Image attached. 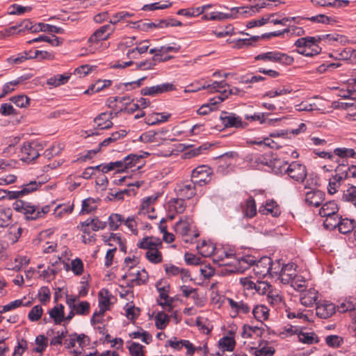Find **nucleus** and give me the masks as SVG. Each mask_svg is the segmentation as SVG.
Here are the masks:
<instances>
[{
    "instance_id": "obj_1",
    "label": "nucleus",
    "mask_w": 356,
    "mask_h": 356,
    "mask_svg": "<svg viewBox=\"0 0 356 356\" xmlns=\"http://www.w3.org/2000/svg\"><path fill=\"white\" fill-rule=\"evenodd\" d=\"M13 209L24 215V218L27 220H35L42 218L50 211V207L46 205L41 209L38 207L31 205V204L20 200H17L13 204Z\"/></svg>"
},
{
    "instance_id": "obj_2",
    "label": "nucleus",
    "mask_w": 356,
    "mask_h": 356,
    "mask_svg": "<svg viewBox=\"0 0 356 356\" xmlns=\"http://www.w3.org/2000/svg\"><path fill=\"white\" fill-rule=\"evenodd\" d=\"M318 40L316 37L309 36L298 39L295 42V45L298 48L297 52L309 57L318 54L321 48L318 45Z\"/></svg>"
},
{
    "instance_id": "obj_3",
    "label": "nucleus",
    "mask_w": 356,
    "mask_h": 356,
    "mask_svg": "<svg viewBox=\"0 0 356 356\" xmlns=\"http://www.w3.org/2000/svg\"><path fill=\"white\" fill-rule=\"evenodd\" d=\"M254 60L278 63L286 65H291L294 60L292 56L277 51L260 54L254 57Z\"/></svg>"
},
{
    "instance_id": "obj_4",
    "label": "nucleus",
    "mask_w": 356,
    "mask_h": 356,
    "mask_svg": "<svg viewBox=\"0 0 356 356\" xmlns=\"http://www.w3.org/2000/svg\"><path fill=\"white\" fill-rule=\"evenodd\" d=\"M284 173L296 181L303 182L307 177V169L304 165L293 161L284 169Z\"/></svg>"
},
{
    "instance_id": "obj_5",
    "label": "nucleus",
    "mask_w": 356,
    "mask_h": 356,
    "mask_svg": "<svg viewBox=\"0 0 356 356\" xmlns=\"http://www.w3.org/2000/svg\"><path fill=\"white\" fill-rule=\"evenodd\" d=\"M212 172L209 167L201 165L195 168L191 173V181L194 184L204 185L210 181Z\"/></svg>"
},
{
    "instance_id": "obj_6",
    "label": "nucleus",
    "mask_w": 356,
    "mask_h": 356,
    "mask_svg": "<svg viewBox=\"0 0 356 356\" xmlns=\"http://www.w3.org/2000/svg\"><path fill=\"white\" fill-rule=\"evenodd\" d=\"M290 264H282L280 260H276L273 261L271 260L270 264H269V274L271 277L278 276L282 282L287 283L292 279V274H287L288 278H285V271Z\"/></svg>"
},
{
    "instance_id": "obj_7",
    "label": "nucleus",
    "mask_w": 356,
    "mask_h": 356,
    "mask_svg": "<svg viewBox=\"0 0 356 356\" xmlns=\"http://www.w3.org/2000/svg\"><path fill=\"white\" fill-rule=\"evenodd\" d=\"M40 147V145L37 142L24 143L21 149L22 160L29 163L37 159L40 156L38 149Z\"/></svg>"
},
{
    "instance_id": "obj_8",
    "label": "nucleus",
    "mask_w": 356,
    "mask_h": 356,
    "mask_svg": "<svg viewBox=\"0 0 356 356\" xmlns=\"http://www.w3.org/2000/svg\"><path fill=\"white\" fill-rule=\"evenodd\" d=\"M175 90V86L170 83H165L151 87H145L141 89L140 94L142 95L154 97L160 94L168 92Z\"/></svg>"
},
{
    "instance_id": "obj_9",
    "label": "nucleus",
    "mask_w": 356,
    "mask_h": 356,
    "mask_svg": "<svg viewBox=\"0 0 356 356\" xmlns=\"http://www.w3.org/2000/svg\"><path fill=\"white\" fill-rule=\"evenodd\" d=\"M220 119L225 127H243V122L241 118L235 113L222 111L220 114Z\"/></svg>"
},
{
    "instance_id": "obj_10",
    "label": "nucleus",
    "mask_w": 356,
    "mask_h": 356,
    "mask_svg": "<svg viewBox=\"0 0 356 356\" xmlns=\"http://www.w3.org/2000/svg\"><path fill=\"white\" fill-rule=\"evenodd\" d=\"M175 191L177 197L185 200L191 199L196 194L195 184L192 181L177 184Z\"/></svg>"
},
{
    "instance_id": "obj_11",
    "label": "nucleus",
    "mask_w": 356,
    "mask_h": 356,
    "mask_svg": "<svg viewBox=\"0 0 356 356\" xmlns=\"http://www.w3.org/2000/svg\"><path fill=\"white\" fill-rule=\"evenodd\" d=\"M114 31L115 28L111 24L104 25L94 32L90 37L89 42L97 43L101 40H106Z\"/></svg>"
},
{
    "instance_id": "obj_12",
    "label": "nucleus",
    "mask_w": 356,
    "mask_h": 356,
    "mask_svg": "<svg viewBox=\"0 0 356 356\" xmlns=\"http://www.w3.org/2000/svg\"><path fill=\"white\" fill-rule=\"evenodd\" d=\"M271 263V258L269 257H263L259 260H256L254 264L253 270L257 275L265 277L269 274V264Z\"/></svg>"
},
{
    "instance_id": "obj_13",
    "label": "nucleus",
    "mask_w": 356,
    "mask_h": 356,
    "mask_svg": "<svg viewBox=\"0 0 356 356\" xmlns=\"http://www.w3.org/2000/svg\"><path fill=\"white\" fill-rule=\"evenodd\" d=\"M162 282H163L161 280L158 281L156 284V288L159 293L160 298L164 300L165 302H162L157 300L158 305L162 306L163 307L165 306H171L172 303V298H169L168 296L170 285L165 284L162 286Z\"/></svg>"
},
{
    "instance_id": "obj_14",
    "label": "nucleus",
    "mask_w": 356,
    "mask_h": 356,
    "mask_svg": "<svg viewBox=\"0 0 356 356\" xmlns=\"http://www.w3.org/2000/svg\"><path fill=\"white\" fill-rule=\"evenodd\" d=\"M113 118V113H102L98 115L94 120L97 124L98 129H108L113 125L111 119Z\"/></svg>"
},
{
    "instance_id": "obj_15",
    "label": "nucleus",
    "mask_w": 356,
    "mask_h": 356,
    "mask_svg": "<svg viewBox=\"0 0 356 356\" xmlns=\"http://www.w3.org/2000/svg\"><path fill=\"white\" fill-rule=\"evenodd\" d=\"M324 195L321 191H309L305 195V202L309 206L318 207L323 202Z\"/></svg>"
},
{
    "instance_id": "obj_16",
    "label": "nucleus",
    "mask_w": 356,
    "mask_h": 356,
    "mask_svg": "<svg viewBox=\"0 0 356 356\" xmlns=\"http://www.w3.org/2000/svg\"><path fill=\"white\" fill-rule=\"evenodd\" d=\"M143 159L144 156L141 154H129L124 158L125 168L127 170L135 167L137 169H140L144 165Z\"/></svg>"
},
{
    "instance_id": "obj_17",
    "label": "nucleus",
    "mask_w": 356,
    "mask_h": 356,
    "mask_svg": "<svg viewBox=\"0 0 356 356\" xmlns=\"http://www.w3.org/2000/svg\"><path fill=\"white\" fill-rule=\"evenodd\" d=\"M316 313L321 318H327L335 313V305L330 302L318 305L316 308Z\"/></svg>"
},
{
    "instance_id": "obj_18",
    "label": "nucleus",
    "mask_w": 356,
    "mask_h": 356,
    "mask_svg": "<svg viewBox=\"0 0 356 356\" xmlns=\"http://www.w3.org/2000/svg\"><path fill=\"white\" fill-rule=\"evenodd\" d=\"M313 5L321 7L342 8L349 4L348 0H312Z\"/></svg>"
},
{
    "instance_id": "obj_19",
    "label": "nucleus",
    "mask_w": 356,
    "mask_h": 356,
    "mask_svg": "<svg viewBox=\"0 0 356 356\" xmlns=\"http://www.w3.org/2000/svg\"><path fill=\"white\" fill-rule=\"evenodd\" d=\"M318 298V293L314 289H310L301 293L300 302L305 307L312 306Z\"/></svg>"
},
{
    "instance_id": "obj_20",
    "label": "nucleus",
    "mask_w": 356,
    "mask_h": 356,
    "mask_svg": "<svg viewBox=\"0 0 356 356\" xmlns=\"http://www.w3.org/2000/svg\"><path fill=\"white\" fill-rule=\"evenodd\" d=\"M259 212L262 215L271 214L274 217L278 216L280 213L278 205L274 200L267 201L265 205L259 207Z\"/></svg>"
},
{
    "instance_id": "obj_21",
    "label": "nucleus",
    "mask_w": 356,
    "mask_h": 356,
    "mask_svg": "<svg viewBox=\"0 0 356 356\" xmlns=\"http://www.w3.org/2000/svg\"><path fill=\"white\" fill-rule=\"evenodd\" d=\"M228 303L231 307L232 309L235 312V317L238 314H246L250 312V307L248 303L244 302L243 301H235L232 298L227 299Z\"/></svg>"
},
{
    "instance_id": "obj_22",
    "label": "nucleus",
    "mask_w": 356,
    "mask_h": 356,
    "mask_svg": "<svg viewBox=\"0 0 356 356\" xmlns=\"http://www.w3.org/2000/svg\"><path fill=\"white\" fill-rule=\"evenodd\" d=\"M158 197L157 195H153L144 198L139 209V214L145 215L149 213L150 211L154 212V209L152 206L157 200Z\"/></svg>"
},
{
    "instance_id": "obj_23",
    "label": "nucleus",
    "mask_w": 356,
    "mask_h": 356,
    "mask_svg": "<svg viewBox=\"0 0 356 356\" xmlns=\"http://www.w3.org/2000/svg\"><path fill=\"white\" fill-rule=\"evenodd\" d=\"M355 220L353 219L339 218L338 230L343 234L350 233L355 227Z\"/></svg>"
},
{
    "instance_id": "obj_24",
    "label": "nucleus",
    "mask_w": 356,
    "mask_h": 356,
    "mask_svg": "<svg viewBox=\"0 0 356 356\" xmlns=\"http://www.w3.org/2000/svg\"><path fill=\"white\" fill-rule=\"evenodd\" d=\"M338 210L337 204L334 201H330L323 204L319 210V214L322 217L337 216Z\"/></svg>"
},
{
    "instance_id": "obj_25",
    "label": "nucleus",
    "mask_w": 356,
    "mask_h": 356,
    "mask_svg": "<svg viewBox=\"0 0 356 356\" xmlns=\"http://www.w3.org/2000/svg\"><path fill=\"white\" fill-rule=\"evenodd\" d=\"M49 314L50 316V318L54 320L55 324L60 325L65 318L64 306L62 304L55 306L49 310Z\"/></svg>"
},
{
    "instance_id": "obj_26",
    "label": "nucleus",
    "mask_w": 356,
    "mask_h": 356,
    "mask_svg": "<svg viewBox=\"0 0 356 356\" xmlns=\"http://www.w3.org/2000/svg\"><path fill=\"white\" fill-rule=\"evenodd\" d=\"M337 58L348 61L352 64H356V50L351 47L343 49L340 53H338Z\"/></svg>"
},
{
    "instance_id": "obj_27",
    "label": "nucleus",
    "mask_w": 356,
    "mask_h": 356,
    "mask_svg": "<svg viewBox=\"0 0 356 356\" xmlns=\"http://www.w3.org/2000/svg\"><path fill=\"white\" fill-rule=\"evenodd\" d=\"M12 216L10 208L0 207V227H8L12 222Z\"/></svg>"
},
{
    "instance_id": "obj_28",
    "label": "nucleus",
    "mask_w": 356,
    "mask_h": 356,
    "mask_svg": "<svg viewBox=\"0 0 356 356\" xmlns=\"http://www.w3.org/2000/svg\"><path fill=\"white\" fill-rule=\"evenodd\" d=\"M237 261L238 265V267L236 268L237 270L243 272L250 266H254L256 259L254 256L245 255L238 258Z\"/></svg>"
},
{
    "instance_id": "obj_29",
    "label": "nucleus",
    "mask_w": 356,
    "mask_h": 356,
    "mask_svg": "<svg viewBox=\"0 0 356 356\" xmlns=\"http://www.w3.org/2000/svg\"><path fill=\"white\" fill-rule=\"evenodd\" d=\"M238 12V8H232L231 9L230 13H223L220 12H213L209 15L210 20H218L221 21L225 19L229 18H236L237 17V13Z\"/></svg>"
},
{
    "instance_id": "obj_30",
    "label": "nucleus",
    "mask_w": 356,
    "mask_h": 356,
    "mask_svg": "<svg viewBox=\"0 0 356 356\" xmlns=\"http://www.w3.org/2000/svg\"><path fill=\"white\" fill-rule=\"evenodd\" d=\"M305 19L316 23H321L325 24H333L337 22V19L334 17L327 16L323 14H319L316 16H312L311 17H306Z\"/></svg>"
},
{
    "instance_id": "obj_31",
    "label": "nucleus",
    "mask_w": 356,
    "mask_h": 356,
    "mask_svg": "<svg viewBox=\"0 0 356 356\" xmlns=\"http://www.w3.org/2000/svg\"><path fill=\"white\" fill-rule=\"evenodd\" d=\"M40 31L63 33L64 32V30L60 27H57L54 25H50L44 23H38L37 24V29L35 28L34 29V32L38 33Z\"/></svg>"
},
{
    "instance_id": "obj_32",
    "label": "nucleus",
    "mask_w": 356,
    "mask_h": 356,
    "mask_svg": "<svg viewBox=\"0 0 356 356\" xmlns=\"http://www.w3.org/2000/svg\"><path fill=\"white\" fill-rule=\"evenodd\" d=\"M218 345L224 350L233 351L235 348L236 341L234 337L225 336L219 340Z\"/></svg>"
},
{
    "instance_id": "obj_33",
    "label": "nucleus",
    "mask_w": 356,
    "mask_h": 356,
    "mask_svg": "<svg viewBox=\"0 0 356 356\" xmlns=\"http://www.w3.org/2000/svg\"><path fill=\"white\" fill-rule=\"evenodd\" d=\"M244 215L248 218H252L257 214L256 203L252 197H250L245 202Z\"/></svg>"
},
{
    "instance_id": "obj_34",
    "label": "nucleus",
    "mask_w": 356,
    "mask_h": 356,
    "mask_svg": "<svg viewBox=\"0 0 356 356\" xmlns=\"http://www.w3.org/2000/svg\"><path fill=\"white\" fill-rule=\"evenodd\" d=\"M70 76L69 74H57L52 77H50L47 83L49 86H52L54 87L59 86L62 84L67 83L70 79Z\"/></svg>"
},
{
    "instance_id": "obj_35",
    "label": "nucleus",
    "mask_w": 356,
    "mask_h": 356,
    "mask_svg": "<svg viewBox=\"0 0 356 356\" xmlns=\"http://www.w3.org/2000/svg\"><path fill=\"white\" fill-rule=\"evenodd\" d=\"M175 230L182 236L188 234L190 230V222L188 218L180 219L175 225Z\"/></svg>"
},
{
    "instance_id": "obj_36",
    "label": "nucleus",
    "mask_w": 356,
    "mask_h": 356,
    "mask_svg": "<svg viewBox=\"0 0 356 356\" xmlns=\"http://www.w3.org/2000/svg\"><path fill=\"white\" fill-rule=\"evenodd\" d=\"M252 314L254 317L261 322L268 318V309L264 305L256 306L252 310Z\"/></svg>"
},
{
    "instance_id": "obj_37",
    "label": "nucleus",
    "mask_w": 356,
    "mask_h": 356,
    "mask_svg": "<svg viewBox=\"0 0 356 356\" xmlns=\"http://www.w3.org/2000/svg\"><path fill=\"white\" fill-rule=\"evenodd\" d=\"M95 200L92 197L85 199L82 202V209L80 213L85 214L95 211L97 209V206L95 205Z\"/></svg>"
},
{
    "instance_id": "obj_38",
    "label": "nucleus",
    "mask_w": 356,
    "mask_h": 356,
    "mask_svg": "<svg viewBox=\"0 0 356 356\" xmlns=\"http://www.w3.org/2000/svg\"><path fill=\"white\" fill-rule=\"evenodd\" d=\"M124 221V218L122 215L112 213L108 218L109 229L113 231L117 230Z\"/></svg>"
},
{
    "instance_id": "obj_39",
    "label": "nucleus",
    "mask_w": 356,
    "mask_h": 356,
    "mask_svg": "<svg viewBox=\"0 0 356 356\" xmlns=\"http://www.w3.org/2000/svg\"><path fill=\"white\" fill-rule=\"evenodd\" d=\"M169 321V316L163 312H160L155 316V325L158 329L163 330L168 325Z\"/></svg>"
},
{
    "instance_id": "obj_40",
    "label": "nucleus",
    "mask_w": 356,
    "mask_h": 356,
    "mask_svg": "<svg viewBox=\"0 0 356 356\" xmlns=\"http://www.w3.org/2000/svg\"><path fill=\"white\" fill-rule=\"evenodd\" d=\"M159 56V54H156L153 56V58L150 60H146L144 61H141L140 63H137L136 64V70H151L156 65V60H158V56Z\"/></svg>"
},
{
    "instance_id": "obj_41",
    "label": "nucleus",
    "mask_w": 356,
    "mask_h": 356,
    "mask_svg": "<svg viewBox=\"0 0 356 356\" xmlns=\"http://www.w3.org/2000/svg\"><path fill=\"white\" fill-rule=\"evenodd\" d=\"M298 339L300 341L307 344L317 343L318 342V339L314 332H300L298 334Z\"/></svg>"
},
{
    "instance_id": "obj_42",
    "label": "nucleus",
    "mask_w": 356,
    "mask_h": 356,
    "mask_svg": "<svg viewBox=\"0 0 356 356\" xmlns=\"http://www.w3.org/2000/svg\"><path fill=\"white\" fill-rule=\"evenodd\" d=\"M99 307H106L109 309L111 295L107 289H102L99 292Z\"/></svg>"
},
{
    "instance_id": "obj_43",
    "label": "nucleus",
    "mask_w": 356,
    "mask_h": 356,
    "mask_svg": "<svg viewBox=\"0 0 356 356\" xmlns=\"http://www.w3.org/2000/svg\"><path fill=\"white\" fill-rule=\"evenodd\" d=\"M267 301L273 307H279L282 303V296L273 289L266 295Z\"/></svg>"
},
{
    "instance_id": "obj_44",
    "label": "nucleus",
    "mask_w": 356,
    "mask_h": 356,
    "mask_svg": "<svg viewBox=\"0 0 356 356\" xmlns=\"http://www.w3.org/2000/svg\"><path fill=\"white\" fill-rule=\"evenodd\" d=\"M145 257L153 264H159L162 261V254L156 248L147 250L145 253Z\"/></svg>"
},
{
    "instance_id": "obj_45",
    "label": "nucleus",
    "mask_w": 356,
    "mask_h": 356,
    "mask_svg": "<svg viewBox=\"0 0 356 356\" xmlns=\"http://www.w3.org/2000/svg\"><path fill=\"white\" fill-rule=\"evenodd\" d=\"M334 154L340 158H356V152L353 149L337 147L334 149Z\"/></svg>"
},
{
    "instance_id": "obj_46",
    "label": "nucleus",
    "mask_w": 356,
    "mask_h": 356,
    "mask_svg": "<svg viewBox=\"0 0 356 356\" xmlns=\"http://www.w3.org/2000/svg\"><path fill=\"white\" fill-rule=\"evenodd\" d=\"M170 207H173L177 213H181L186 209L185 199L177 197L170 201Z\"/></svg>"
},
{
    "instance_id": "obj_47",
    "label": "nucleus",
    "mask_w": 356,
    "mask_h": 356,
    "mask_svg": "<svg viewBox=\"0 0 356 356\" xmlns=\"http://www.w3.org/2000/svg\"><path fill=\"white\" fill-rule=\"evenodd\" d=\"M35 343L37 346L33 349V351L42 353L47 346V338L44 335H39L35 339Z\"/></svg>"
},
{
    "instance_id": "obj_48",
    "label": "nucleus",
    "mask_w": 356,
    "mask_h": 356,
    "mask_svg": "<svg viewBox=\"0 0 356 356\" xmlns=\"http://www.w3.org/2000/svg\"><path fill=\"white\" fill-rule=\"evenodd\" d=\"M342 200L347 202H352L356 207V186H351L347 190L344 191Z\"/></svg>"
},
{
    "instance_id": "obj_49",
    "label": "nucleus",
    "mask_w": 356,
    "mask_h": 356,
    "mask_svg": "<svg viewBox=\"0 0 356 356\" xmlns=\"http://www.w3.org/2000/svg\"><path fill=\"white\" fill-rule=\"evenodd\" d=\"M170 117V114L156 113V117L152 116L146 118V123L149 125H154L158 123L166 122Z\"/></svg>"
},
{
    "instance_id": "obj_50",
    "label": "nucleus",
    "mask_w": 356,
    "mask_h": 356,
    "mask_svg": "<svg viewBox=\"0 0 356 356\" xmlns=\"http://www.w3.org/2000/svg\"><path fill=\"white\" fill-rule=\"evenodd\" d=\"M18 26L17 33H20L22 32H24L25 31H31L32 33L34 32L35 28L37 29V24H33L32 22L27 19L21 22L19 24H17Z\"/></svg>"
},
{
    "instance_id": "obj_51",
    "label": "nucleus",
    "mask_w": 356,
    "mask_h": 356,
    "mask_svg": "<svg viewBox=\"0 0 356 356\" xmlns=\"http://www.w3.org/2000/svg\"><path fill=\"white\" fill-rule=\"evenodd\" d=\"M43 309L39 305L34 306L28 314L29 319L32 322L40 320L42 317Z\"/></svg>"
},
{
    "instance_id": "obj_52",
    "label": "nucleus",
    "mask_w": 356,
    "mask_h": 356,
    "mask_svg": "<svg viewBox=\"0 0 356 356\" xmlns=\"http://www.w3.org/2000/svg\"><path fill=\"white\" fill-rule=\"evenodd\" d=\"M10 100L15 104L17 106L20 108L26 107L30 102V99L24 95L12 97H10Z\"/></svg>"
},
{
    "instance_id": "obj_53",
    "label": "nucleus",
    "mask_w": 356,
    "mask_h": 356,
    "mask_svg": "<svg viewBox=\"0 0 356 356\" xmlns=\"http://www.w3.org/2000/svg\"><path fill=\"white\" fill-rule=\"evenodd\" d=\"M159 244H161V242H154L152 241V238L146 237L143 238L142 241L138 243V247L142 249H147L151 250L152 249L156 248Z\"/></svg>"
},
{
    "instance_id": "obj_54",
    "label": "nucleus",
    "mask_w": 356,
    "mask_h": 356,
    "mask_svg": "<svg viewBox=\"0 0 356 356\" xmlns=\"http://www.w3.org/2000/svg\"><path fill=\"white\" fill-rule=\"evenodd\" d=\"M22 231L23 229L21 227H19L17 225H13L8 229L10 239L13 243L17 242L22 236Z\"/></svg>"
},
{
    "instance_id": "obj_55",
    "label": "nucleus",
    "mask_w": 356,
    "mask_h": 356,
    "mask_svg": "<svg viewBox=\"0 0 356 356\" xmlns=\"http://www.w3.org/2000/svg\"><path fill=\"white\" fill-rule=\"evenodd\" d=\"M339 218L340 216H339L338 215L327 216L323 222L325 227L327 229H335L336 227H338Z\"/></svg>"
},
{
    "instance_id": "obj_56",
    "label": "nucleus",
    "mask_w": 356,
    "mask_h": 356,
    "mask_svg": "<svg viewBox=\"0 0 356 356\" xmlns=\"http://www.w3.org/2000/svg\"><path fill=\"white\" fill-rule=\"evenodd\" d=\"M73 309H74L76 314L87 315L90 312V303L87 301H82L76 305Z\"/></svg>"
},
{
    "instance_id": "obj_57",
    "label": "nucleus",
    "mask_w": 356,
    "mask_h": 356,
    "mask_svg": "<svg viewBox=\"0 0 356 356\" xmlns=\"http://www.w3.org/2000/svg\"><path fill=\"white\" fill-rule=\"evenodd\" d=\"M327 346L333 348L339 347L343 343V339L338 335H329L325 338Z\"/></svg>"
},
{
    "instance_id": "obj_58",
    "label": "nucleus",
    "mask_w": 356,
    "mask_h": 356,
    "mask_svg": "<svg viewBox=\"0 0 356 356\" xmlns=\"http://www.w3.org/2000/svg\"><path fill=\"white\" fill-rule=\"evenodd\" d=\"M22 304H23V302L22 300H15L6 305L0 306V314H3L7 312L15 309L16 308H18L20 306H22Z\"/></svg>"
},
{
    "instance_id": "obj_59",
    "label": "nucleus",
    "mask_w": 356,
    "mask_h": 356,
    "mask_svg": "<svg viewBox=\"0 0 356 356\" xmlns=\"http://www.w3.org/2000/svg\"><path fill=\"white\" fill-rule=\"evenodd\" d=\"M39 186H41V183L38 184L36 181H31L30 183L24 185L23 188L19 191L21 197L37 190Z\"/></svg>"
},
{
    "instance_id": "obj_60",
    "label": "nucleus",
    "mask_w": 356,
    "mask_h": 356,
    "mask_svg": "<svg viewBox=\"0 0 356 356\" xmlns=\"http://www.w3.org/2000/svg\"><path fill=\"white\" fill-rule=\"evenodd\" d=\"M199 252L204 257L210 256L214 251L215 248L212 245H207L205 241L202 243L200 246H197Z\"/></svg>"
},
{
    "instance_id": "obj_61",
    "label": "nucleus",
    "mask_w": 356,
    "mask_h": 356,
    "mask_svg": "<svg viewBox=\"0 0 356 356\" xmlns=\"http://www.w3.org/2000/svg\"><path fill=\"white\" fill-rule=\"evenodd\" d=\"M272 286L266 282H258L255 287L256 291L262 295H267L272 289Z\"/></svg>"
},
{
    "instance_id": "obj_62",
    "label": "nucleus",
    "mask_w": 356,
    "mask_h": 356,
    "mask_svg": "<svg viewBox=\"0 0 356 356\" xmlns=\"http://www.w3.org/2000/svg\"><path fill=\"white\" fill-rule=\"evenodd\" d=\"M143 346L138 343L133 342L129 348L131 356H144Z\"/></svg>"
},
{
    "instance_id": "obj_63",
    "label": "nucleus",
    "mask_w": 356,
    "mask_h": 356,
    "mask_svg": "<svg viewBox=\"0 0 356 356\" xmlns=\"http://www.w3.org/2000/svg\"><path fill=\"white\" fill-rule=\"evenodd\" d=\"M337 310L341 313L356 310V302L353 303L350 301H344L337 305Z\"/></svg>"
},
{
    "instance_id": "obj_64",
    "label": "nucleus",
    "mask_w": 356,
    "mask_h": 356,
    "mask_svg": "<svg viewBox=\"0 0 356 356\" xmlns=\"http://www.w3.org/2000/svg\"><path fill=\"white\" fill-rule=\"evenodd\" d=\"M254 350V356H273L275 353V349L273 347H263L260 349L252 348Z\"/></svg>"
}]
</instances>
